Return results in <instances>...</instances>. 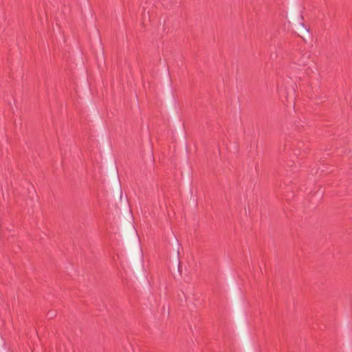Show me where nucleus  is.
Listing matches in <instances>:
<instances>
[{
	"label": "nucleus",
	"instance_id": "f257e3e1",
	"mask_svg": "<svg viewBox=\"0 0 352 352\" xmlns=\"http://www.w3.org/2000/svg\"><path fill=\"white\" fill-rule=\"evenodd\" d=\"M48 315L50 316V317H52L54 316V313H49Z\"/></svg>",
	"mask_w": 352,
	"mask_h": 352
}]
</instances>
